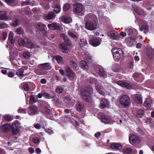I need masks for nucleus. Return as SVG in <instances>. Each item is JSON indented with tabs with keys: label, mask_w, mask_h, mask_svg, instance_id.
Here are the masks:
<instances>
[{
	"label": "nucleus",
	"mask_w": 154,
	"mask_h": 154,
	"mask_svg": "<svg viewBox=\"0 0 154 154\" xmlns=\"http://www.w3.org/2000/svg\"><path fill=\"white\" fill-rule=\"evenodd\" d=\"M85 27L88 30H93L97 27V20L96 16L92 14L87 15L85 18Z\"/></svg>",
	"instance_id": "1"
},
{
	"label": "nucleus",
	"mask_w": 154,
	"mask_h": 154,
	"mask_svg": "<svg viewBox=\"0 0 154 154\" xmlns=\"http://www.w3.org/2000/svg\"><path fill=\"white\" fill-rule=\"evenodd\" d=\"M92 92V89L90 87L86 88L85 89L81 90V94L84 100L87 102H90L91 100V98L90 95Z\"/></svg>",
	"instance_id": "2"
},
{
	"label": "nucleus",
	"mask_w": 154,
	"mask_h": 154,
	"mask_svg": "<svg viewBox=\"0 0 154 154\" xmlns=\"http://www.w3.org/2000/svg\"><path fill=\"white\" fill-rule=\"evenodd\" d=\"M113 56L115 60L118 61L123 56V52L120 48H114L112 50Z\"/></svg>",
	"instance_id": "3"
},
{
	"label": "nucleus",
	"mask_w": 154,
	"mask_h": 154,
	"mask_svg": "<svg viewBox=\"0 0 154 154\" xmlns=\"http://www.w3.org/2000/svg\"><path fill=\"white\" fill-rule=\"evenodd\" d=\"M90 82L91 84H95L96 89L99 93L103 96L105 95V93L104 91H103V88L102 87V85L100 84H99V83L97 82L95 79L92 78H90Z\"/></svg>",
	"instance_id": "4"
},
{
	"label": "nucleus",
	"mask_w": 154,
	"mask_h": 154,
	"mask_svg": "<svg viewBox=\"0 0 154 154\" xmlns=\"http://www.w3.org/2000/svg\"><path fill=\"white\" fill-rule=\"evenodd\" d=\"M120 102L121 104L125 106H128L130 103L129 97L127 95H124L120 98Z\"/></svg>",
	"instance_id": "5"
},
{
	"label": "nucleus",
	"mask_w": 154,
	"mask_h": 154,
	"mask_svg": "<svg viewBox=\"0 0 154 154\" xmlns=\"http://www.w3.org/2000/svg\"><path fill=\"white\" fill-rule=\"evenodd\" d=\"M78 119L79 118H77L76 116L72 115L71 118H70V120H72V119L74 120L76 125V127L77 130L79 133H80L82 134H83L84 133L83 130L82 129V127L83 126V124H82V122L79 125L78 124V122L76 120H78Z\"/></svg>",
	"instance_id": "6"
},
{
	"label": "nucleus",
	"mask_w": 154,
	"mask_h": 154,
	"mask_svg": "<svg viewBox=\"0 0 154 154\" xmlns=\"http://www.w3.org/2000/svg\"><path fill=\"white\" fill-rule=\"evenodd\" d=\"M129 140L130 143L132 145L138 144L140 141V138L135 135H133L130 136Z\"/></svg>",
	"instance_id": "7"
},
{
	"label": "nucleus",
	"mask_w": 154,
	"mask_h": 154,
	"mask_svg": "<svg viewBox=\"0 0 154 154\" xmlns=\"http://www.w3.org/2000/svg\"><path fill=\"white\" fill-rule=\"evenodd\" d=\"M101 41V39L99 37L92 38L89 40V42L93 46L97 47L100 44Z\"/></svg>",
	"instance_id": "8"
},
{
	"label": "nucleus",
	"mask_w": 154,
	"mask_h": 154,
	"mask_svg": "<svg viewBox=\"0 0 154 154\" xmlns=\"http://www.w3.org/2000/svg\"><path fill=\"white\" fill-rule=\"evenodd\" d=\"M13 134L16 135L18 132L17 127H20V124L18 121L16 120L11 126Z\"/></svg>",
	"instance_id": "9"
},
{
	"label": "nucleus",
	"mask_w": 154,
	"mask_h": 154,
	"mask_svg": "<svg viewBox=\"0 0 154 154\" xmlns=\"http://www.w3.org/2000/svg\"><path fill=\"white\" fill-rule=\"evenodd\" d=\"M107 35L111 39L115 40L118 39L119 37V35L113 30L108 32Z\"/></svg>",
	"instance_id": "10"
},
{
	"label": "nucleus",
	"mask_w": 154,
	"mask_h": 154,
	"mask_svg": "<svg viewBox=\"0 0 154 154\" xmlns=\"http://www.w3.org/2000/svg\"><path fill=\"white\" fill-rule=\"evenodd\" d=\"M83 5L80 3H77L74 5L73 8V11L76 13L81 12L83 10Z\"/></svg>",
	"instance_id": "11"
},
{
	"label": "nucleus",
	"mask_w": 154,
	"mask_h": 154,
	"mask_svg": "<svg viewBox=\"0 0 154 154\" xmlns=\"http://www.w3.org/2000/svg\"><path fill=\"white\" fill-rule=\"evenodd\" d=\"M28 114L30 115H33L37 114V106L32 105L28 108Z\"/></svg>",
	"instance_id": "12"
},
{
	"label": "nucleus",
	"mask_w": 154,
	"mask_h": 154,
	"mask_svg": "<svg viewBox=\"0 0 154 154\" xmlns=\"http://www.w3.org/2000/svg\"><path fill=\"white\" fill-rule=\"evenodd\" d=\"M79 57L80 59L85 58L89 62H91L92 60L91 56L88 53L82 52L79 55Z\"/></svg>",
	"instance_id": "13"
},
{
	"label": "nucleus",
	"mask_w": 154,
	"mask_h": 154,
	"mask_svg": "<svg viewBox=\"0 0 154 154\" xmlns=\"http://www.w3.org/2000/svg\"><path fill=\"white\" fill-rule=\"evenodd\" d=\"M117 84L122 87H125L128 89H130L132 88L131 86L128 82L124 81H117Z\"/></svg>",
	"instance_id": "14"
},
{
	"label": "nucleus",
	"mask_w": 154,
	"mask_h": 154,
	"mask_svg": "<svg viewBox=\"0 0 154 154\" xmlns=\"http://www.w3.org/2000/svg\"><path fill=\"white\" fill-rule=\"evenodd\" d=\"M35 27L37 30L40 31H44L46 29V25L44 23L39 22L35 26Z\"/></svg>",
	"instance_id": "15"
},
{
	"label": "nucleus",
	"mask_w": 154,
	"mask_h": 154,
	"mask_svg": "<svg viewBox=\"0 0 154 154\" xmlns=\"http://www.w3.org/2000/svg\"><path fill=\"white\" fill-rule=\"evenodd\" d=\"M48 28L51 30H59L60 28V26L58 23H50L48 25Z\"/></svg>",
	"instance_id": "16"
},
{
	"label": "nucleus",
	"mask_w": 154,
	"mask_h": 154,
	"mask_svg": "<svg viewBox=\"0 0 154 154\" xmlns=\"http://www.w3.org/2000/svg\"><path fill=\"white\" fill-rule=\"evenodd\" d=\"M26 43L25 47L28 48L33 49L35 48V44L31 41V40L25 38Z\"/></svg>",
	"instance_id": "17"
},
{
	"label": "nucleus",
	"mask_w": 154,
	"mask_h": 154,
	"mask_svg": "<svg viewBox=\"0 0 154 154\" xmlns=\"http://www.w3.org/2000/svg\"><path fill=\"white\" fill-rule=\"evenodd\" d=\"M8 19V12L4 11L0 12V20H7Z\"/></svg>",
	"instance_id": "18"
},
{
	"label": "nucleus",
	"mask_w": 154,
	"mask_h": 154,
	"mask_svg": "<svg viewBox=\"0 0 154 154\" xmlns=\"http://www.w3.org/2000/svg\"><path fill=\"white\" fill-rule=\"evenodd\" d=\"M102 122L105 124H112L114 122L110 117H103L101 118Z\"/></svg>",
	"instance_id": "19"
},
{
	"label": "nucleus",
	"mask_w": 154,
	"mask_h": 154,
	"mask_svg": "<svg viewBox=\"0 0 154 154\" xmlns=\"http://www.w3.org/2000/svg\"><path fill=\"white\" fill-rule=\"evenodd\" d=\"M11 128V126L8 124H5L1 126L0 129L2 132H7Z\"/></svg>",
	"instance_id": "20"
},
{
	"label": "nucleus",
	"mask_w": 154,
	"mask_h": 154,
	"mask_svg": "<svg viewBox=\"0 0 154 154\" xmlns=\"http://www.w3.org/2000/svg\"><path fill=\"white\" fill-rule=\"evenodd\" d=\"M61 20L62 22L65 23H70L72 21V20L70 17L66 16H63L62 17H61Z\"/></svg>",
	"instance_id": "21"
},
{
	"label": "nucleus",
	"mask_w": 154,
	"mask_h": 154,
	"mask_svg": "<svg viewBox=\"0 0 154 154\" xmlns=\"http://www.w3.org/2000/svg\"><path fill=\"white\" fill-rule=\"evenodd\" d=\"M39 67L46 70H48L51 68L50 63H49L40 64L39 65Z\"/></svg>",
	"instance_id": "22"
},
{
	"label": "nucleus",
	"mask_w": 154,
	"mask_h": 154,
	"mask_svg": "<svg viewBox=\"0 0 154 154\" xmlns=\"http://www.w3.org/2000/svg\"><path fill=\"white\" fill-rule=\"evenodd\" d=\"M143 105L145 107H149L152 105V102L150 99L147 98L145 99Z\"/></svg>",
	"instance_id": "23"
},
{
	"label": "nucleus",
	"mask_w": 154,
	"mask_h": 154,
	"mask_svg": "<svg viewBox=\"0 0 154 154\" xmlns=\"http://www.w3.org/2000/svg\"><path fill=\"white\" fill-rule=\"evenodd\" d=\"M80 64L81 66L82 69L84 70H87L88 69V66L85 61L84 60H81L80 62Z\"/></svg>",
	"instance_id": "24"
},
{
	"label": "nucleus",
	"mask_w": 154,
	"mask_h": 154,
	"mask_svg": "<svg viewBox=\"0 0 154 154\" xmlns=\"http://www.w3.org/2000/svg\"><path fill=\"white\" fill-rule=\"evenodd\" d=\"M55 15L53 12H50L48 13L46 15L45 18L47 20H49L54 18Z\"/></svg>",
	"instance_id": "25"
},
{
	"label": "nucleus",
	"mask_w": 154,
	"mask_h": 154,
	"mask_svg": "<svg viewBox=\"0 0 154 154\" xmlns=\"http://www.w3.org/2000/svg\"><path fill=\"white\" fill-rule=\"evenodd\" d=\"M135 100L137 103L141 104L142 103L143 99L142 96L139 94H137L135 95Z\"/></svg>",
	"instance_id": "26"
},
{
	"label": "nucleus",
	"mask_w": 154,
	"mask_h": 154,
	"mask_svg": "<svg viewBox=\"0 0 154 154\" xmlns=\"http://www.w3.org/2000/svg\"><path fill=\"white\" fill-rule=\"evenodd\" d=\"M108 105L107 101L104 99L101 100L100 102V107L101 109H104Z\"/></svg>",
	"instance_id": "27"
},
{
	"label": "nucleus",
	"mask_w": 154,
	"mask_h": 154,
	"mask_svg": "<svg viewBox=\"0 0 154 154\" xmlns=\"http://www.w3.org/2000/svg\"><path fill=\"white\" fill-rule=\"evenodd\" d=\"M111 146L112 149H114L115 150L119 149L122 148V146L119 143H116L111 144Z\"/></svg>",
	"instance_id": "28"
},
{
	"label": "nucleus",
	"mask_w": 154,
	"mask_h": 154,
	"mask_svg": "<svg viewBox=\"0 0 154 154\" xmlns=\"http://www.w3.org/2000/svg\"><path fill=\"white\" fill-rule=\"evenodd\" d=\"M67 34L68 35L73 38H77L78 37V35L77 33L73 32L71 30L68 31Z\"/></svg>",
	"instance_id": "29"
},
{
	"label": "nucleus",
	"mask_w": 154,
	"mask_h": 154,
	"mask_svg": "<svg viewBox=\"0 0 154 154\" xmlns=\"http://www.w3.org/2000/svg\"><path fill=\"white\" fill-rule=\"evenodd\" d=\"M79 44L80 46L82 47L87 46L88 44L87 40L85 39H80Z\"/></svg>",
	"instance_id": "30"
},
{
	"label": "nucleus",
	"mask_w": 154,
	"mask_h": 154,
	"mask_svg": "<svg viewBox=\"0 0 154 154\" xmlns=\"http://www.w3.org/2000/svg\"><path fill=\"white\" fill-rule=\"evenodd\" d=\"M76 108L78 111H81L84 108V105L81 103L78 102L76 104Z\"/></svg>",
	"instance_id": "31"
},
{
	"label": "nucleus",
	"mask_w": 154,
	"mask_h": 154,
	"mask_svg": "<svg viewBox=\"0 0 154 154\" xmlns=\"http://www.w3.org/2000/svg\"><path fill=\"white\" fill-rule=\"evenodd\" d=\"M60 47L61 51L63 53H66L68 51L67 47L63 43H61L60 44Z\"/></svg>",
	"instance_id": "32"
},
{
	"label": "nucleus",
	"mask_w": 154,
	"mask_h": 154,
	"mask_svg": "<svg viewBox=\"0 0 154 154\" xmlns=\"http://www.w3.org/2000/svg\"><path fill=\"white\" fill-rule=\"evenodd\" d=\"M141 31H143L145 34L147 33L149 31V28L147 25H143L140 28Z\"/></svg>",
	"instance_id": "33"
},
{
	"label": "nucleus",
	"mask_w": 154,
	"mask_h": 154,
	"mask_svg": "<svg viewBox=\"0 0 154 154\" xmlns=\"http://www.w3.org/2000/svg\"><path fill=\"white\" fill-rule=\"evenodd\" d=\"M99 71V74L100 76L103 78H106L107 77L106 74L103 69L100 68Z\"/></svg>",
	"instance_id": "34"
},
{
	"label": "nucleus",
	"mask_w": 154,
	"mask_h": 154,
	"mask_svg": "<svg viewBox=\"0 0 154 154\" xmlns=\"http://www.w3.org/2000/svg\"><path fill=\"white\" fill-rule=\"evenodd\" d=\"M24 70L23 69H18L16 71V75L18 76H23Z\"/></svg>",
	"instance_id": "35"
},
{
	"label": "nucleus",
	"mask_w": 154,
	"mask_h": 154,
	"mask_svg": "<svg viewBox=\"0 0 154 154\" xmlns=\"http://www.w3.org/2000/svg\"><path fill=\"white\" fill-rule=\"evenodd\" d=\"M20 22V20L19 19H15L11 23V25L13 26H16L18 25Z\"/></svg>",
	"instance_id": "36"
},
{
	"label": "nucleus",
	"mask_w": 154,
	"mask_h": 154,
	"mask_svg": "<svg viewBox=\"0 0 154 154\" xmlns=\"http://www.w3.org/2000/svg\"><path fill=\"white\" fill-rule=\"evenodd\" d=\"M132 149L131 148H125L122 150V152L125 154H128L132 152Z\"/></svg>",
	"instance_id": "37"
},
{
	"label": "nucleus",
	"mask_w": 154,
	"mask_h": 154,
	"mask_svg": "<svg viewBox=\"0 0 154 154\" xmlns=\"http://www.w3.org/2000/svg\"><path fill=\"white\" fill-rule=\"evenodd\" d=\"M148 55L150 58H152L154 57V50L150 48L149 49L148 52Z\"/></svg>",
	"instance_id": "38"
},
{
	"label": "nucleus",
	"mask_w": 154,
	"mask_h": 154,
	"mask_svg": "<svg viewBox=\"0 0 154 154\" xmlns=\"http://www.w3.org/2000/svg\"><path fill=\"white\" fill-rule=\"evenodd\" d=\"M13 36L14 33L12 32H10L9 34L8 39L12 44L14 43V41L13 39Z\"/></svg>",
	"instance_id": "39"
},
{
	"label": "nucleus",
	"mask_w": 154,
	"mask_h": 154,
	"mask_svg": "<svg viewBox=\"0 0 154 154\" xmlns=\"http://www.w3.org/2000/svg\"><path fill=\"white\" fill-rule=\"evenodd\" d=\"M23 56L24 58L26 59H29L30 57V52L26 51L23 53Z\"/></svg>",
	"instance_id": "40"
},
{
	"label": "nucleus",
	"mask_w": 154,
	"mask_h": 154,
	"mask_svg": "<svg viewBox=\"0 0 154 154\" xmlns=\"http://www.w3.org/2000/svg\"><path fill=\"white\" fill-rule=\"evenodd\" d=\"M54 11L57 13L58 14L61 11V8L59 4H57L56 5L54 8Z\"/></svg>",
	"instance_id": "41"
},
{
	"label": "nucleus",
	"mask_w": 154,
	"mask_h": 154,
	"mask_svg": "<svg viewBox=\"0 0 154 154\" xmlns=\"http://www.w3.org/2000/svg\"><path fill=\"white\" fill-rule=\"evenodd\" d=\"M144 113V112L142 110H139L137 112L136 116L137 117L141 118L143 115Z\"/></svg>",
	"instance_id": "42"
},
{
	"label": "nucleus",
	"mask_w": 154,
	"mask_h": 154,
	"mask_svg": "<svg viewBox=\"0 0 154 154\" xmlns=\"http://www.w3.org/2000/svg\"><path fill=\"white\" fill-rule=\"evenodd\" d=\"M54 58L57 60V63L60 64L62 61L63 58L62 57L60 56L56 55L54 57Z\"/></svg>",
	"instance_id": "43"
},
{
	"label": "nucleus",
	"mask_w": 154,
	"mask_h": 154,
	"mask_svg": "<svg viewBox=\"0 0 154 154\" xmlns=\"http://www.w3.org/2000/svg\"><path fill=\"white\" fill-rule=\"evenodd\" d=\"M69 64L74 69H76L77 67V65L75 61L73 60H71L69 62Z\"/></svg>",
	"instance_id": "44"
},
{
	"label": "nucleus",
	"mask_w": 154,
	"mask_h": 154,
	"mask_svg": "<svg viewBox=\"0 0 154 154\" xmlns=\"http://www.w3.org/2000/svg\"><path fill=\"white\" fill-rule=\"evenodd\" d=\"M112 70L114 72H118L119 71V66L117 64H115L113 65Z\"/></svg>",
	"instance_id": "45"
},
{
	"label": "nucleus",
	"mask_w": 154,
	"mask_h": 154,
	"mask_svg": "<svg viewBox=\"0 0 154 154\" xmlns=\"http://www.w3.org/2000/svg\"><path fill=\"white\" fill-rule=\"evenodd\" d=\"M18 42L19 44L20 45L22 46V45H24V46H25V44L26 43L25 39V40H24L23 38L20 39H19V40L18 41Z\"/></svg>",
	"instance_id": "46"
},
{
	"label": "nucleus",
	"mask_w": 154,
	"mask_h": 154,
	"mask_svg": "<svg viewBox=\"0 0 154 154\" xmlns=\"http://www.w3.org/2000/svg\"><path fill=\"white\" fill-rule=\"evenodd\" d=\"M43 96L45 98L49 99L52 98L53 97V96L52 95L46 93H43Z\"/></svg>",
	"instance_id": "47"
},
{
	"label": "nucleus",
	"mask_w": 154,
	"mask_h": 154,
	"mask_svg": "<svg viewBox=\"0 0 154 154\" xmlns=\"http://www.w3.org/2000/svg\"><path fill=\"white\" fill-rule=\"evenodd\" d=\"M134 11L137 13V14H142L143 11V10L140 9L138 8H136L134 9Z\"/></svg>",
	"instance_id": "48"
},
{
	"label": "nucleus",
	"mask_w": 154,
	"mask_h": 154,
	"mask_svg": "<svg viewBox=\"0 0 154 154\" xmlns=\"http://www.w3.org/2000/svg\"><path fill=\"white\" fill-rule=\"evenodd\" d=\"M71 7L70 5L69 4H66L63 6V9L64 11H67L69 10Z\"/></svg>",
	"instance_id": "49"
},
{
	"label": "nucleus",
	"mask_w": 154,
	"mask_h": 154,
	"mask_svg": "<svg viewBox=\"0 0 154 154\" xmlns=\"http://www.w3.org/2000/svg\"><path fill=\"white\" fill-rule=\"evenodd\" d=\"M23 30L21 27H18L15 31L16 34H21L23 32Z\"/></svg>",
	"instance_id": "50"
},
{
	"label": "nucleus",
	"mask_w": 154,
	"mask_h": 154,
	"mask_svg": "<svg viewBox=\"0 0 154 154\" xmlns=\"http://www.w3.org/2000/svg\"><path fill=\"white\" fill-rule=\"evenodd\" d=\"M66 75H69V74L73 72L71 69L68 66H66Z\"/></svg>",
	"instance_id": "51"
},
{
	"label": "nucleus",
	"mask_w": 154,
	"mask_h": 154,
	"mask_svg": "<svg viewBox=\"0 0 154 154\" xmlns=\"http://www.w3.org/2000/svg\"><path fill=\"white\" fill-rule=\"evenodd\" d=\"M67 75L69 79L72 80H73L75 77V75L73 72L70 73L69 75Z\"/></svg>",
	"instance_id": "52"
},
{
	"label": "nucleus",
	"mask_w": 154,
	"mask_h": 154,
	"mask_svg": "<svg viewBox=\"0 0 154 154\" xmlns=\"http://www.w3.org/2000/svg\"><path fill=\"white\" fill-rule=\"evenodd\" d=\"M66 102L67 104L69 106H72L73 105L74 103L72 102L70 98L68 97H66Z\"/></svg>",
	"instance_id": "53"
},
{
	"label": "nucleus",
	"mask_w": 154,
	"mask_h": 154,
	"mask_svg": "<svg viewBox=\"0 0 154 154\" xmlns=\"http://www.w3.org/2000/svg\"><path fill=\"white\" fill-rule=\"evenodd\" d=\"M8 27V25L7 24L5 23H0V29H3L6 28Z\"/></svg>",
	"instance_id": "54"
},
{
	"label": "nucleus",
	"mask_w": 154,
	"mask_h": 154,
	"mask_svg": "<svg viewBox=\"0 0 154 154\" xmlns=\"http://www.w3.org/2000/svg\"><path fill=\"white\" fill-rule=\"evenodd\" d=\"M5 119L7 121H11L12 119V118L9 115H6L4 116Z\"/></svg>",
	"instance_id": "55"
},
{
	"label": "nucleus",
	"mask_w": 154,
	"mask_h": 154,
	"mask_svg": "<svg viewBox=\"0 0 154 154\" xmlns=\"http://www.w3.org/2000/svg\"><path fill=\"white\" fill-rule=\"evenodd\" d=\"M125 31L129 35H131L132 34L133 32V30L131 29L130 28L126 29H125Z\"/></svg>",
	"instance_id": "56"
},
{
	"label": "nucleus",
	"mask_w": 154,
	"mask_h": 154,
	"mask_svg": "<svg viewBox=\"0 0 154 154\" xmlns=\"http://www.w3.org/2000/svg\"><path fill=\"white\" fill-rule=\"evenodd\" d=\"M18 112L21 113H26L25 109L21 107L19 108L18 110Z\"/></svg>",
	"instance_id": "57"
},
{
	"label": "nucleus",
	"mask_w": 154,
	"mask_h": 154,
	"mask_svg": "<svg viewBox=\"0 0 154 154\" xmlns=\"http://www.w3.org/2000/svg\"><path fill=\"white\" fill-rule=\"evenodd\" d=\"M126 43L127 45L129 46H131L133 44V41L130 39L127 40Z\"/></svg>",
	"instance_id": "58"
},
{
	"label": "nucleus",
	"mask_w": 154,
	"mask_h": 154,
	"mask_svg": "<svg viewBox=\"0 0 154 154\" xmlns=\"http://www.w3.org/2000/svg\"><path fill=\"white\" fill-rule=\"evenodd\" d=\"M137 131L139 134H145V130H142L140 128H137Z\"/></svg>",
	"instance_id": "59"
},
{
	"label": "nucleus",
	"mask_w": 154,
	"mask_h": 154,
	"mask_svg": "<svg viewBox=\"0 0 154 154\" xmlns=\"http://www.w3.org/2000/svg\"><path fill=\"white\" fill-rule=\"evenodd\" d=\"M63 91V89L61 87H58L56 88V91L58 93H60Z\"/></svg>",
	"instance_id": "60"
},
{
	"label": "nucleus",
	"mask_w": 154,
	"mask_h": 154,
	"mask_svg": "<svg viewBox=\"0 0 154 154\" xmlns=\"http://www.w3.org/2000/svg\"><path fill=\"white\" fill-rule=\"evenodd\" d=\"M32 141L34 143H37L39 142V139L38 137H34L32 139Z\"/></svg>",
	"instance_id": "61"
},
{
	"label": "nucleus",
	"mask_w": 154,
	"mask_h": 154,
	"mask_svg": "<svg viewBox=\"0 0 154 154\" xmlns=\"http://www.w3.org/2000/svg\"><path fill=\"white\" fill-rule=\"evenodd\" d=\"M50 107H46L44 108V111L46 114H49L50 112Z\"/></svg>",
	"instance_id": "62"
},
{
	"label": "nucleus",
	"mask_w": 154,
	"mask_h": 154,
	"mask_svg": "<svg viewBox=\"0 0 154 154\" xmlns=\"http://www.w3.org/2000/svg\"><path fill=\"white\" fill-rule=\"evenodd\" d=\"M35 99V97H34L33 96L31 95L30 96V99H29V102L30 103H32L33 102H35V101L34 100Z\"/></svg>",
	"instance_id": "63"
},
{
	"label": "nucleus",
	"mask_w": 154,
	"mask_h": 154,
	"mask_svg": "<svg viewBox=\"0 0 154 154\" xmlns=\"http://www.w3.org/2000/svg\"><path fill=\"white\" fill-rule=\"evenodd\" d=\"M23 87L25 91H26L29 90V87L28 86V85L26 84H24V85H23Z\"/></svg>",
	"instance_id": "64"
}]
</instances>
